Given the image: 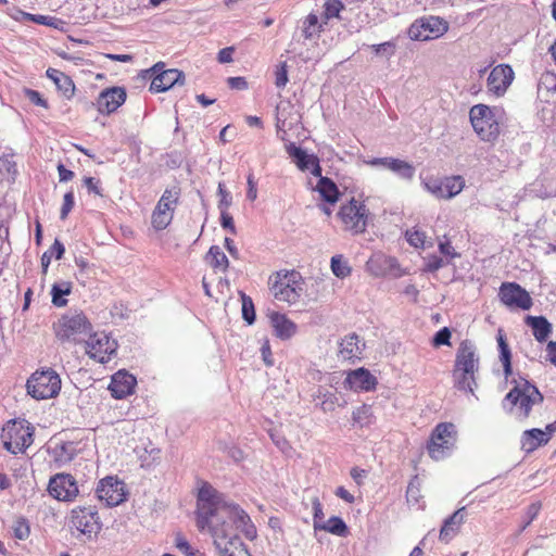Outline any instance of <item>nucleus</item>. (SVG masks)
I'll use <instances>...</instances> for the list:
<instances>
[{
	"label": "nucleus",
	"instance_id": "1",
	"mask_svg": "<svg viewBox=\"0 0 556 556\" xmlns=\"http://www.w3.org/2000/svg\"><path fill=\"white\" fill-rule=\"evenodd\" d=\"M480 369V356L475 343L464 340L455 354L452 370L453 386L458 391L473 393Z\"/></svg>",
	"mask_w": 556,
	"mask_h": 556
},
{
	"label": "nucleus",
	"instance_id": "2",
	"mask_svg": "<svg viewBox=\"0 0 556 556\" xmlns=\"http://www.w3.org/2000/svg\"><path fill=\"white\" fill-rule=\"evenodd\" d=\"M337 219L344 232L358 236L367 231L371 213L363 197H351L341 202Z\"/></svg>",
	"mask_w": 556,
	"mask_h": 556
},
{
	"label": "nucleus",
	"instance_id": "3",
	"mask_svg": "<svg viewBox=\"0 0 556 556\" xmlns=\"http://www.w3.org/2000/svg\"><path fill=\"white\" fill-rule=\"evenodd\" d=\"M503 110L486 104H476L469 111V119L477 136L484 142H495L501 135Z\"/></svg>",
	"mask_w": 556,
	"mask_h": 556
},
{
	"label": "nucleus",
	"instance_id": "4",
	"mask_svg": "<svg viewBox=\"0 0 556 556\" xmlns=\"http://www.w3.org/2000/svg\"><path fill=\"white\" fill-rule=\"evenodd\" d=\"M457 441V426L452 421H442L431 430L426 442V450L432 460H443L456 448Z\"/></svg>",
	"mask_w": 556,
	"mask_h": 556
},
{
	"label": "nucleus",
	"instance_id": "5",
	"mask_svg": "<svg viewBox=\"0 0 556 556\" xmlns=\"http://www.w3.org/2000/svg\"><path fill=\"white\" fill-rule=\"evenodd\" d=\"M514 388L506 394L505 400L508 401L515 409L517 418L526 420L529 418L532 406L543 402V395L539 389L530 383L527 379H511Z\"/></svg>",
	"mask_w": 556,
	"mask_h": 556
},
{
	"label": "nucleus",
	"instance_id": "6",
	"mask_svg": "<svg viewBox=\"0 0 556 556\" xmlns=\"http://www.w3.org/2000/svg\"><path fill=\"white\" fill-rule=\"evenodd\" d=\"M305 281L296 270H280L270 278V290L279 302L295 304L304 293Z\"/></svg>",
	"mask_w": 556,
	"mask_h": 556
},
{
	"label": "nucleus",
	"instance_id": "7",
	"mask_svg": "<svg viewBox=\"0 0 556 556\" xmlns=\"http://www.w3.org/2000/svg\"><path fill=\"white\" fill-rule=\"evenodd\" d=\"M228 506L223 503L218 492L208 483L204 482L198 493L197 525L201 531L216 525L220 519V510Z\"/></svg>",
	"mask_w": 556,
	"mask_h": 556
},
{
	"label": "nucleus",
	"instance_id": "8",
	"mask_svg": "<svg viewBox=\"0 0 556 556\" xmlns=\"http://www.w3.org/2000/svg\"><path fill=\"white\" fill-rule=\"evenodd\" d=\"M34 441V427L25 419H13L2 427V445L12 454L24 453Z\"/></svg>",
	"mask_w": 556,
	"mask_h": 556
},
{
	"label": "nucleus",
	"instance_id": "9",
	"mask_svg": "<svg viewBox=\"0 0 556 556\" xmlns=\"http://www.w3.org/2000/svg\"><path fill=\"white\" fill-rule=\"evenodd\" d=\"M180 197L181 188L177 185L164 190L151 214V225L156 231L164 230L170 225Z\"/></svg>",
	"mask_w": 556,
	"mask_h": 556
},
{
	"label": "nucleus",
	"instance_id": "10",
	"mask_svg": "<svg viewBox=\"0 0 556 556\" xmlns=\"http://www.w3.org/2000/svg\"><path fill=\"white\" fill-rule=\"evenodd\" d=\"M56 339L77 343L79 338L91 330V324L83 313L64 314L52 326Z\"/></svg>",
	"mask_w": 556,
	"mask_h": 556
},
{
	"label": "nucleus",
	"instance_id": "11",
	"mask_svg": "<svg viewBox=\"0 0 556 556\" xmlns=\"http://www.w3.org/2000/svg\"><path fill=\"white\" fill-rule=\"evenodd\" d=\"M26 387L34 399H52L61 391V378L52 368H42L30 376Z\"/></svg>",
	"mask_w": 556,
	"mask_h": 556
},
{
	"label": "nucleus",
	"instance_id": "12",
	"mask_svg": "<svg viewBox=\"0 0 556 556\" xmlns=\"http://www.w3.org/2000/svg\"><path fill=\"white\" fill-rule=\"evenodd\" d=\"M421 184L433 197L444 200L454 198L465 188V179L459 175L443 178L430 175L422 178Z\"/></svg>",
	"mask_w": 556,
	"mask_h": 556
},
{
	"label": "nucleus",
	"instance_id": "13",
	"mask_svg": "<svg viewBox=\"0 0 556 556\" xmlns=\"http://www.w3.org/2000/svg\"><path fill=\"white\" fill-rule=\"evenodd\" d=\"M71 529L77 530L79 533L91 536L101 530V521L96 506H76L68 517Z\"/></svg>",
	"mask_w": 556,
	"mask_h": 556
},
{
	"label": "nucleus",
	"instance_id": "14",
	"mask_svg": "<svg viewBox=\"0 0 556 556\" xmlns=\"http://www.w3.org/2000/svg\"><path fill=\"white\" fill-rule=\"evenodd\" d=\"M205 530L212 534L214 544L222 556H250L240 538L230 530L220 528L219 522Z\"/></svg>",
	"mask_w": 556,
	"mask_h": 556
},
{
	"label": "nucleus",
	"instance_id": "15",
	"mask_svg": "<svg viewBox=\"0 0 556 556\" xmlns=\"http://www.w3.org/2000/svg\"><path fill=\"white\" fill-rule=\"evenodd\" d=\"M498 299L509 309L528 311L533 305L529 292L517 282H503L498 290Z\"/></svg>",
	"mask_w": 556,
	"mask_h": 556
},
{
	"label": "nucleus",
	"instance_id": "16",
	"mask_svg": "<svg viewBox=\"0 0 556 556\" xmlns=\"http://www.w3.org/2000/svg\"><path fill=\"white\" fill-rule=\"evenodd\" d=\"M220 513V528H226L230 530L231 522L236 525L237 529L240 530L245 535L247 539L253 540L256 536V528L252 523L249 515L243 509H240L236 505H228L225 506V508H223Z\"/></svg>",
	"mask_w": 556,
	"mask_h": 556
},
{
	"label": "nucleus",
	"instance_id": "17",
	"mask_svg": "<svg viewBox=\"0 0 556 556\" xmlns=\"http://www.w3.org/2000/svg\"><path fill=\"white\" fill-rule=\"evenodd\" d=\"M117 350V342L104 332H96L86 342L87 355L99 362L108 363Z\"/></svg>",
	"mask_w": 556,
	"mask_h": 556
},
{
	"label": "nucleus",
	"instance_id": "18",
	"mask_svg": "<svg viewBox=\"0 0 556 556\" xmlns=\"http://www.w3.org/2000/svg\"><path fill=\"white\" fill-rule=\"evenodd\" d=\"M48 492L58 501L74 502L79 495V488L77 480L72 475L60 472L50 478Z\"/></svg>",
	"mask_w": 556,
	"mask_h": 556
},
{
	"label": "nucleus",
	"instance_id": "19",
	"mask_svg": "<svg viewBox=\"0 0 556 556\" xmlns=\"http://www.w3.org/2000/svg\"><path fill=\"white\" fill-rule=\"evenodd\" d=\"M149 73L152 77L149 89L153 93L167 91L174 85H184L185 83V75L181 71L176 68L164 70V63L162 62L153 65Z\"/></svg>",
	"mask_w": 556,
	"mask_h": 556
},
{
	"label": "nucleus",
	"instance_id": "20",
	"mask_svg": "<svg viewBox=\"0 0 556 556\" xmlns=\"http://www.w3.org/2000/svg\"><path fill=\"white\" fill-rule=\"evenodd\" d=\"M97 496L108 506H117L126 501L127 490L122 480L116 477H105L101 479L96 489Z\"/></svg>",
	"mask_w": 556,
	"mask_h": 556
},
{
	"label": "nucleus",
	"instance_id": "21",
	"mask_svg": "<svg viewBox=\"0 0 556 556\" xmlns=\"http://www.w3.org/2000/svg\"><path fill=\"white\" fill-rule=\"evenodd\" d=\"M343 386L353 392H372L377 389L378 379L367 368L359 367L346 371Z\"/></svg>",
	"mask_w": 556,
	"mask_h": 556
},
{
	"label": "nucleus",
	"instance_id": "22",
	"mask_svg": "<svg viewBox=\"0 0 556 556\" xmlns=\"http://www.w3.org/2000/svg\"><path fill=\"white\" fill-rule=\"evenodd\" d=\"M448 25L439 17H429L414 23L409 27V36L416 40H430L438 38L447 31Z\"/></svg>",
	"mask_w": 556,
	"mask_h": 556
},
{
	"label": "nucleus",
	"instance_id": "23",
	"mask_svg": "<svg viewBox=\"0 0 556 556\" xmlns=\"http://www.w3.org/2000/svg\"><path fill=\"white\" fill-rule=\"evenodd\" d=\"M367 271L375 277H383L393 275L401 277L406 273L402 270L399 261L394 256H389L382 253H376L366 263Z\"/></svg>",
	"mask_w": 556,
	"mask_h": 556
},
{
	"label": "nucleus",
	"instance_id": "24",
	"mask_svg": "<svg viewBox=\"0 0 556 556\" xmlns=\"http://www.w3.org/2000/svg\"><path fill=\"white\" fill-rule=\"evenodd\" d=\"M515 78V73L510 65L498 64L492 68L486 79L488 91L496 97L503 96Z\"/></svg>",
	"mask_w": 556,
	"mask_h": 556
},
{
	"label": "nucleus",
	"instance_id": "25",
	"mask_svg": "<svg viewBox=\"0 0 556 556\" xmlns=\"http://www.w3.org/2000/svg\"><path fill=\"white\" fill-rule=\"evenodd\" d=\"M127 93L124 87L105 88L97 98V110L102 115H110L125 103Z\"/></svg>",
	"mask_w": 556,
	"mask_h": 556
},
{
	"label": "nucleus",
	"instance_id": "26",
	"mask_svg": "<svg viewBox=\"0 0 556 556\" xmlns=\"http://www.w3.org/2000/svg\"><path fill=\"white\" fill-rule=\"evenodd\" d=\"M365 341L356 333L344 336L338 344V357L343 362L354 364L363 358Z\"/></svg>",
	"mask_w": 556,
	"mask_h": 556
},
{
	"label": "nucleus",
	"instance_id": "27",
	"mask_svg": "<svg viewBox=\"0 0 556 556\" xmlns=\"http://www.w3.org/2000/svg\"><path fill=\"white\" fill-rule=\"evenodd\" d=\"M137 379L126 370L115 372L109 384V390L114 399H125L135 392Z\"/></svg>",
	"mask_w": 556,
	"mask_h": 556
},
{
	"label": "nucleus",
	"instance_id": "28",
	"mask_svg": "<svg viewBox=\"0 0 556 556\" xmlns=\"http://www.w3.org/2000/svg\"><path fill=\"white\" fill-rule=\"evenodd\" d=\"M46 75L54 83L59 92H61L66 100H71L74 97L76 87L68 75L52 67L46 71Z\"/></svg>",
	"mask_w": 556,
	"mask_h": 556
},
{
	"label": "nucleus",
	"instance_id": "29",
	"mask_svg": "<svg viewBox=\"0 0 556 556\" xmlns=\"http://www.w3.org/2000/svg\"><path fill=\"white\" fill-rule=\"evenodd\" d=\"M276 337L288 340L296 332V325L286 314L274 312L269 316Z\"/></svg>",
	"mask_w": 556,
	"mask_h": 556
},
{
	"label": "nucleus",
	"instance_id": "30",
	"mask_svg": "<svg viewBox=\"0 0 556 556\" xmlns=\"http://www.w3.org/2000/svg\"><path fill=\"white\" fill-rule=\"evenodd\" d=\"M372 165H382L386 168L396 173L401 177L405 179H410L414 176L415 169L414 166L403 160L394 159V157H380L375 159L370 162Z\"/></svg>",
	"mask_w": 556,
	"mask_h": 556
},
{
	"label": "nucleus",
	"instance_id": "31",
	"mask_svg": "<svg viewBox=\"0 0 556 556\" xmlns=\"http://www.w3.org/2000/svg\"><path fill=\"white\" fill-rule=\"evenodd\" d=\"M464 510L465 507H462L454 511V514L450 516L447 519H445L440 530V541L448 543L459 532L460 526L464 522Z\"/></svg>",
	"mask_w": 556,
	"mask_h": 556
},
{
	"label": "nucleus",
	"instance_id": "32",
	"mask_svg": "<svg viewBox=\"0 0 556 556\" xmlns=\"http://www.w3.org/2000/svg\"><path fill=\"white\" fill-rule=\"evenodd\" d=\"M548 441L549 435L546 432L541 429L533 428L523 431L521 435V448L527 453H531L540 446L547 444Z\"/></svg>",
	"mask_w": 556,
	"mask_h": 556
},
{
	"label": "nucleus",
	"instance_id": "33",
	"mask_svg": "<svg viewBox=\"0 0 556 556\" xmlns=\"http://www.w3.org/2000/svg\"><path fill=\"white\" fill-rule=\"evenodd\" d=\"M496 341L500 351V362L502 363L504 369V377L506 380H508L509 377L513 376L511 352L503 329L497 330Z\"/></svg>",
	"mask_w": 556,
	"mask_h": 556
},
{
	"label": "nucleus",
	"instance_id": "34",
	"mask_svg": "<svg viewBox=\"0 0 556 556\" xmlns=\"http://www.w3.org/2000/svg\"><path fill=\"white\" fill-rule=\"evenodd\" d=\"M526 323L532 328L533 336L539 342H545L552 332V325L543 316H528Z\"/></svg>",
	"mask_w": 556,
	"mask_h": 556
},
{
	"label": "nucleus",
	"instance_id": "35",
	"mask_svg": "<svg viewBox=\"0 0 556 556\" xmlns=\"http://www.w3.org/2000/svg\"><path fill=\"white\" fill-rule=\"evenodd\" d=\"M317 191L330 204H334L339 200L340 191L337 185L328 177H320L317 182Z\"/></svg>",
	"mask_w": 556,
	"mask_h": 556
},
{
	"label": "nucleus",
	"instance_id": "36",
	"mask_svg": "<svg viewBox=\"0 0 556 556\" xmlns=\"http://www.w3.org/2000/svg\"><path fill=\"white\" fill-rule=\"evenodd\" d=\"M206 261L216 271L226 273L229 267V261L218 245H212L206 254Z\"/></svg>",
	"mask_w": 556,
	"mask_h": 556
},
{
	"label": "nucleus",
	"instance_id": "37",
	"mask_svg": "<svg viewBox=\"0 0 556 556\" xmlns=\"http://www.w3.org/2000/svg\"><path fill=\"white\" fill-rule=\"evenodd\" d=\"M289 155L294 160L296 166L301 170H306L311 168V165L316 161V156L308 155L304 150L296 147L295 144H290L288 147Z\"/></svg>",
	"mask_w": 556,
	"mask_h": 556
},
{
	"label": "nucleus",
	"instance_id": "38",
	"mask_svg": "<svg viewBox=\"0 0 556 556\" xmlns=\"http://www.w3.org/2000/svg\"><path fill=\"white\" fill-rule=\"evenodd\" d=\"M352 420L354 425H357L361 428L369 427L375 421V415L372 408L368 404H363L356 407L352 412Z\"/></svg>",
	"mask_w": 556,
	"mask_h": 556
},
{
	"label": "nucleus",
	"instance_id": "39",
	"mask_svg": "<svg viewBox=\"0 0 556 556\" xmlns=\"http://www.w3.org/2000/svg\"><path fill=\"white\" fill-rule=\"evenodd\" d=\"M10 534L14 540H27L30 535L28 519L23 516L15 517L10 526Z\"/></svg>",
	"mask_w": 556,
	"mask_h": 556
},
{
	"label": "nucleus",
	"instance_id": "40",
	"mask_svg": "<svg viewBox=\"0 0 556 556\" xmlns=\"http://www.w3.org/2000/svg\"><path fill=\"white\" fill-rule=\"evenodd\" d=\"M73 285L71 281H62L54 283L51 288L52 304L56 307H64L67 304V300L64 295L71 294Z\"/></svg>",
	"mask_w": 556,
	"mask_h": 556
},
{
	"label": "nucleus",
	"instance_id": "41",
	"mask_svg": "<svg viewBox=\"0 0 556 556\" xmlns=\"http://www.w3.org/2000/svg\"><path fill=\"white\" fill-rule=\"evenodd\" d=\"M407 242L416 249H426L432 247V242L428 241L427 235L424 230L412 227L405 231Z\"/></svg>",
	"mask_w": 556,
	"mask_h": 556
},
{
	"label": "nucleus",
	"instance_id": "42",
	"mask_svg": "<svg viewBox=\"0 0 556 556\" xmlns=\"http://www.w3.org/2000/svg\"><path fill=\"white\" fill-rule=\"evenodd\" d=\"M319 530L338 536H345L349 533L345 522L337 516L330 517L327 521H325Z\"/></svg>",
	"mask_w": 556,
	"mask_h": 556
},
{
	"label": "nucleus",
	"instance_id": "43",
	"mask_svg": "<svg viewBox=\"0 0 556 556\" xmlns=\"http://www.w3.org/2000/svg\"><path fill=\"white\" fill-rule=\"evenodd\" d=\"M330 266L333 275L338 278H345L351 275L352 269L341 254L331 257Z\"/></svg>",
	"mask_w": 556,
	"mask_h": 556
},
{
	"label": "nucleus",
	"instance_id": "44",
	"mask_svg": "<svg viewBox=\"0 0 556 556\" xmlns=\"http://www.w3.org/2000/svg\"><path fill=\"white\" fill-rule=\"evenodd\" d=\"M74 446L71 442H62L53 447L54 458L59 463H67L73 458Z\"/></svg>",
	"mask_w": 556,
	"mask_h": 556
},
{
	"label": "nucleus",
	"instance_id": "45",
	"mask_svg": "<svg viewBox=\"0 0 556 556\" xmlns=\"http://www.w3.org/2000/svg\"><path fill=\"white\" fill-rule=\"evenodd\" d=\"M344 10L342 0H326L324 3L323 16L326 21L331 18H340L341 11Z\"/></svg>",
	"mask_w": 556,
	"mask_h": 556
},
{
	"label": "nucleus",
	"instance_id": "46",
	"mask_svg": "<svg viewBox=\"0 0 556 556\" xmlns=\"http://www.w3.org/2000/svg\"><path fill=\"white\" fill-rule=\"evenodd\" d=\"M320 27L318 16L315 13H309L303 23V36L306 39H311L320 31Z\"/></svg>",
	"mask_w": 556,
	"mask_h": 556
},
{
	"label": "nucleus",
	"instance_id": "47",
	"mask_svg": "<svg viewBox=\"0 0 556 556\" xmlns=\"http://www.w3.org/2000/svg\"><path fill=\"white\" fill-rule=\"evenodd\" d=\"M23 18L27 21H33L39 25H47L56 28L58 24L61 23V21L56 17L49 16V15H34L29 13H22Z\"/></svg>",
	"mask_w": 556,
	"mask_h": 556
},
{
	"label": "nucleus",
	"instance_id": "48",
	"mask_svg": "<svg viewBox=\"0 0 556 556\" xmlns=\"http://www.w3.org/2000/svg\"><path fill=\"white\" fill-rule=\"evenodd\" d=\"M14 157H15V154L12 153V154H7L2 159V166L5 167L7 179L9 181H14L18 174L17 164H16V161L14 160Z\"/></svg>",
	"mask_w": 556,
	"mask_h": 556
},
{
	"label": "nucleus",
	"instance_id": "49",
	"mask_svg": "<svg viewBox=\"0 0 556 556\" xmlns=\"http://www.w3.org/2000/svg\"><path fill=\"white\" fill-rule=\"evenodd\" d=\"M451 330L447 327L440 329L432 339V345L439 348L441 345H451Z\"/></svg>",
	"mask_w": 556,
	"mask_h": 556
},
{
	"label": "nucleus",
	"instance_id": "50",
	"mask_svg": "<svg viewBox=\"0 0 556 556\" xmlns=\"http://www.w3.org/2000/svg\"><path fill=\"white\" fill-rule=\"evenodd\" d=\"M445 240L439 242V251L441 254H443L448 260H454L460 257V254L456 252L454 249L452 242L444 237Z\"/></svg>",
	"mask_w": 556,
	"mask_h": 556
},
{
	"label": "nucleus",
	"instance_id": "51",
	"mask_svg": "<svg viewBox=\"0 0 556 556\" xmlns=\"http://www.w3.org/2000/svg\"><path fill=\"white\" fill-rule=\"evenodd\" d=\"M175 545L187 556H195L198 551H193L187 539L181 534L177 533L175 536Z\"/></svg>",
	"mask_w": 556,
	"mask_h": 556
},
{
	"label": "nucleus",
	"instance_id": "52",
	"mask_svg": "<svg viewBox=\"0 0 556 556\" xmlns=\"http://www.w3.org/2000/svg\"><path fill=\"white\" fill-rule=\"evenodd\" d=\"M74 192L73 191H68L64 194V198H63V204H62V207H61V212H60V218L62 220H65L70 214V212L73 210L74 207Z\"/></svg>",
	"mask_w": 556,
	"mask_h": 556
},
{
	"label": "nucleus",
	"instance_id": "53",
	"mask_svg": "<svg viewBox=\"0 0 556 556\" xmlns=\"http://www.w3.org/2000/svg\"><path fill=\"white\" fill-rule=\"evenodd\" d=\"M313 504V510H314V529L319 530L323 526L324 521V511H323V505L320 501L316 497L312 502Z\"/></svg>",
	"mask_w": 556,
	"mask_h": 556
},
{
	"label": "nucleus",
	"instance_id": "54",
	"mask_svg": "<svg viewBox=\"0 0 556 556\" xmlns=\"http://www.w3.org/2000/svg\"><path fill=\"white\" fill-rule=\"evenodd\" d=\"M425 266L427 271L434 273L444 266V261L442 257L431 254L426 258Z\"/></svg>",
	"mask_w": 556,
	"mask_h": 556
},
{
	"label": "nucleus",
	"instance_id": "55",
	"mask_svg": "<svg viewBox=\"0 0 556 556\" xmlns=\"http://www.w3.org/2000/svg\"><path fill=\"white\" fill-rule=\"evenodd\" d=\"M25 96L35 105H38V106H41L45 109L49 108L47 100L43 99L42 96L37 90L25 89Z\"/></svg>",
	"mask_w": 556,
	"mask_h": 556
},
{
	"label": "nucleus",
	"instance_id": "56",
	"mask_svg": "<svg viewBox=\"0 0 556 556\" xmlns=\"http://www.w3.org/2000/svg\"><path fill=\"white\" fill-rule=\"evenodd\" d=\"M242 314L243 318L248 321V324H252L255 319L254 306L251 300L243 299L242 303Z\"/></svg>",
	"mask_w": 556,
	"mask_h": 556
},
{
	"label": "nucleus",
	"instance_id": "57",
	"mask_svg": "<svg viewBox=\"0 0 556 556\" xmlns=\"http://www.w3.org/2000/svg\"><path fill=\"white\" fill-rule=\"evenodd\" d=\"M288 83V72L286 64H281L276 71L275 84L278 88H282Z\"/></svg>",
	"mask_w": 556,
	"mask_h": 556
},
{
	"label": "nucleus",
	"instance_id": "58",
	"mask_svg": "<svg viewBox=\"0 0 556 556\" xmlns=\"http://www.w3.org/2000/svg\"><path fill=\"white\" fill-rule=\"evenodd\" d=\"M247 182H248L247 197L249 200L254 201L257 198V187H256V181L254 179V175L252 173H250L248 175Z\"/></svg>",
	"mask_w": 556,
	"mask_h": 556
},
{
	"label": "nucleus",
	"instance_id": "59",
	"mask_svg": "<svg viewBox=\"0 0 556 556\" xmlns=\"http://www.w3.org/2000/svg\"><path fill=\"white\" fill-rule=\"evenodd\" d=\"M47 252H49V254L51 256L54 255V257L56 260H61L65 252V248L60 240L55 239L53 244L50 247V249Z\"/></svg>",
	"mask_w": 556,
	"mask_h": 556
},
{
	"label": "nucleus",
	"instance_id": "60",
	"mask_svg": "<svg viewBox=\"0 0 556 556\" xmlns=\"http://www.w3.org/2000/svg\"><path fill=\"white\" fill-rule=\"evenodd\" d=\"M261 353H262L264 363L267 366H273L274 365L273 353H271L270 344L267 340L263 343V345L261 348Z\"/></svg>",
	"mask_w": 556,
	"mask_h": 556
},
{
	"label": "nucleus",
	"instance_id": "61",
	"mask_svg": "<svg viewBox=\"0 0 556 556\" xmlns=\"http://www.w3.org/2000/svg\"><path fill=\"white\" fill-rule=\"evenodd\" d=\"M100 181L93 177H85L84 185L88 189L89 192H92L98 195H102L101 190L99 188Z\"/></svg>",
	"mask_w": 556,
	"mask_h": 556
},
{
	"label": "nucleus",
	"instance_id": "62",
	"mask_svg": "<svg viewBox=\"0 0 556 556\" xmlns=\"http://www.w3.org/2000/svg\"><path fill=\"white\" fill-rule=\"evenodd\" d=\"M227 84L231 89H245L248 87V83L244 77H229L227 79Z\"/></svg>",
	"mask_w": 556,
	"mask_h": 556
},
{
	"label": "nucleus",
	"instance_id": "63",
	"mask_svg": "<svg viewBox=\"0 0 556 556\" xmlns=\"http://www.w3.org/2000/svg\"><path fill=\"white\" fill-rule=\"evenodd\" d=\"M58 173L60 181H70L74 178L75 174L73 170L67 169L62 163L58 165Z\"/></svg>",
	"mask_w": 556,
	"mask_h": 556
},
{
	"label": "nucleus",
	"instance_id": "64",
	"mask_svg": "<svg viewBox=\"0 0 556 556\" xmlns=\"http://www.w3.org/2000/svg\"><path fill=\"white\" fill-rule=\"evenodd\" d=\"M548 361L556 366V341H549L546 346Z\"/></svg>",
	"mask_w": 556,
	"mask_h": 556
}]
</instances>
